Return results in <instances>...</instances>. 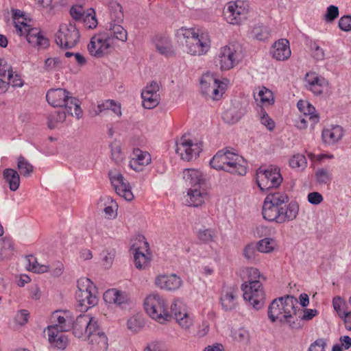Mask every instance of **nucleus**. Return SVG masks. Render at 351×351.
<instances>
[{
  "mask_svg": "<svg viewBox=\"0 0 351 351\" xmlns=\"http://www.w3.org/2000/svg\"><path fill=\"white\" fill-rule=\"evenodd\" d=\"M289 202V197L285 192L269 193L265 198L262 215L270 222L285 223L295 219L299 212V206L295 202Z\"/></svg>",
  "mask_w": 351,
  "mask_h": 351,
  "instance_id": "f257e3e1",
  "label": "nucleus"
},
{
  "mask_svg": "<svg viewBox=\"0 0 351 351\" xmlns=\"http://www.w3.org/2000/svg\"><path fill=\"white\" fill-rule=\"evenodd\" d=\"M74 335L89 341L94 351H107L108 338L99 328L97 319L89 315H80L77 317Z\"/></svg>",
  "mask_w": 351,
  "mask_h": 351,
  "instance_id": "f03ea898",
  "label": "nucleus"
},
{
  "mask_svg": "<svg viewBox=\"0 0 351 351\" xmlns=\"http://www.w3.org/2000/svg\"><path fill=\"white\" fill-rule=\"evenodd\" d=\"M176 36L187 53L191 56H204L210 50V34L202 28L182 27L177 30Z\"/></svg>",
  "mask_w": 351,
  "mask_h": 351,
  "instance_id": "7ed1b4c3",
  "label": "nucleus"
},
{
  "mask_svg": "<svg viewBox=\"0 0 351 351\" xmlns=\"http://www.w3.org/2000/svg\"><path fill=\"white\" fill-rule=\"evenodd\" d=\"M300 311L298 302L293 296L287 295L275 299L268 308V317L271 322L279 321L287 324L290 328L298 330L302 328L298 318L294 319L297 311Z\"/></svg>",
  "mask_w": 351,
  "mask_h": 351,
  "instance_id": "20e7f679",
  "label": "nucleus"
},
{
  "mask_svg": "<svg viewBox=\"0 0 351 351\" xmlns=\"http://www.w3.org/2000/svg\"><path fill=\"white\" fill-rule=\"evenodd\" d=\"M245 273L247 280L241 285L243 298L255 309H261L264 306L265 299L262 281L266 278L255 267L246 268Z\"/></svg>",
  "mask_w": 351,
  "mask_h": 351,
  "instance_id": "39448f33",
  "label": "nucleus"
},
{
  "mask_svg": "<svg viewBox=\"0 0 351 351\" xmlns=\"http://www.w3.org/2000/svg\"><path fill=\"white\" fill-rule=\"evenodd\" d=\"M210 166L217 170L244 176L247 173V163L243 157L229 150H219L210 161Z\"/></svg>",
  "mask_w": 351,
  "mask_h": 351,
  "instance_id": "423d86ee",
  "label": "nucleus"
},
{
  "mask_svg": "<svg viewBox=\"0 0 351 351\" xmlns=\"http://www.w3.org/2000/svg\"><path fill=\"white\" fill-rule=\"evenodd\" d=\"M46 99L51 106L64 107L67 114L78 119L82 117L83 112L80 101L73 97L66 89L60 88L49 89L46 94Z\"/></svg>",
  "mask_w": 351,
  "mask_h": 351,
  "instance_id": "0eeeda50",
  "label": "nucleus"
},
{
  "mask_svg": "<svg viewBox=\"0 0 351 351\" xmlns=\"http://www.w3.org/2000/svg\"><path fill=\"white\" fill-rule=\"evenodd\" d=\"M13 21L16 33L25 36L28 43L34 47L45 49L49 45L48 38L37 28H31L26 23V19L19 10L13 14Z\"/></svg>",
  "mask_w": 351,
  "mask_h": 351,
  "instance_id": "6e6552de",
  "label": "nucleus"
},
{
  "mask_svg": "<svg viewBox=\"0 0 351 351\" xmlns=\"http://www.w3.org/2000/svg\"><path fill=\"white\" fill-rule=\"evenodd\" d=\"M144 306L147 315L159 324H165L172 318L167 300L158 293L149 295L145 300Z\"/></svg>",
  "mask_w": 351,
  "mask_h": 351,
  "instance_id": "1a4fd4ad",
  "label": "nucleus"
},
{
  "mask_svg": "<svg viewBox=\"0 0 351 351\" xmlns=\"http://www.w3.org/2000/svg\"><path fill=\"white\" fill-rule=\"evenodd\" d=\"M77 283V290L75 297L79 310L85 312L97 304L99 301L97 289L88 278H80Z\"/></svg>",
  "mask_w": 351,
  "mask_h": 351,
  "instance_id": "9d476101",
  "label": "nucleus"
},
{
  "mask_svg": "<svg viewBox=\"0 0 351 351\" xmlns=\"http://www.w3.org/2000/svg\"><path fill=\"white\" fill-rule=\"evenodd\" d=\"M202 151V144L184 134L176 141V152L185 161L196 159Z\"/></svg>",
  "mask_w": 351,
  "mask_h": 351,
  "instance_id": "9b49d317",
  "label": "nucleus"
},
{
  "mask_svg": "<svg viewBox=\"0 0 351 351\" xmlns=\"http://www.w3.org/2000/svg\"><path fill=\"white\" fill-rule=\"evenodd\" d=\"M228 80H218L215 76L206 73L202 75L200 80V89L202 93L213 100H219L225 93Z\"/></svg>",
  "mask_w": 351,
  "mask_h": 351,
  "instance_id": "f8f14e48",
  "label": "nucleus"
},
{
  "mask_svg": "<svg viewBox=\"0 0 351 351\" xmlns=\"http://www.w3.org/2000/svg\"><path fill=\"white\" fill-rule=\"evenodd\" d=\"M80 38V32L75 24L69 21L60 24L56 34V43L62 49H71L78 43Z\"/></svg>",
  "mask_w": 351,
  "mask_h": 351,
  "instance_id": "ddd939ff",
  "label": "nucleus"
},
{
  "mask_svg": "<svg viewBox=\"0 0 351 351\" xmlns=\"http://www.w3.org/2000/svg\"><path fill=\"white\" fill-rule=\"evenodd\" d=\"M256 182L261 191L278 187L282 182L280 169L276 167L259 168L256 172Z\"/></svg>",
  "mask_w": 351,
  "mask_h": 351,
  "instance_id": "4468645a",
  "label": "nucleus"
},
{
  "mask_svg": "<svg viewBox=\"0 0 351 351\" xmlns=\"http://www.w3.org/2000/svg\"><path fill=\"white\" fill-rule=\"evenodd\" d=\"M297 106L301 114L295 121V125L300 130L307 128L308 123L313 130L315 125L319 121V115L315 108L308 101L300 100Z\"/></svg>",
  "mask_w": 351,
  "mask_h": 351,
  "instance_id": "2eb2a0df",
  "label": "nucleus"
},
{
  "mask_svg": "<svg viewBox=\"0 0 351 351\" xmlns=\"http://www.w3.org/2000/svg\"><path fill=\"white\" fill-rule=\"evenodd\" d=\"M114 45L103 30L95 34L88 45L89 53L96 58H102L109 54Z\"/></svg>",
  "mask_w": 351,
  "mask_h": 351,
  "instance_id": "dca6fc26",
  "label": "nucleus"
},
{
  "mask_svg": "<svg viewBox=\"0 0 351 351\" xmlns=\"http://www.w3.org/2000/svg\"><path fill=\"white\" fill-rule=\"evenodd\" d=\"M248 4L242 1L228 2L223 10L225 20L230 24L239 25L246 19Z\"/></svg>",
  "mask_w": 351,
  "mask_h": 351,
  "instance_id": "f3484780",
  "label": "nucleus"
},
{
  "mask_svg": "<svg viewBox=\"0 0 351 351\" xmlns=\"http://www.w3.org/2000/svg\"><path fill=\"white\" fill-rule=\"evenodd\" d=\"M216 62L221 71H228L239 62V54L232 43L220 47L216 56Z\"/></svg>",
  "mask_w": 351,
  "mask_h": 351,
  "instance_id": "a211bd4d",
  "label": "nucleus"
},
{
  "mask_svg": "<svg viewBox=\"0 0 351 351\" xmlns=\"http://www.w3.org/2000/svg\"><path fill=\"white\" fill-rule=\"evenodd\" d=\"M171 314L178 322V325L183 329H189L194 323V316L189 311L186 304L180 299H174L171 304Z\"/></svg>",
  "mask_w": 351,
  "mask_h": 351,
  "instance_id": "6ab92c4d",
  "label": "nucleus"
},
{
  "mask_svg": "<svg viewBox=\"0 0 351 351\" xmlns=\"http://www.w3.org/2000/svg\"><path fill=\"white\" fill-rule=\"evenodd\" d=\"M23 83L21 75L13 72L10 66L2 64V60H0V94L5 93L10 85L14 88H21Z\"/></svg>",
  "mask_w": 351,
  "mask_h": 351,
  "instance_id": "aec40b11",
  "label": "nucleus"
},
{
  "mask_svg": "<svg viewBox=\"0 0 351 351\" xmlns=\"http://www.w3.org/2000/svg\"><path fill=\"white\" fill-rule=\"evenodd\" d=\"M108 176L117 195L127 201H132L134 199L130 183L118 170H110Z\"/></svg>",
  "mask_w": 351,
  "mask_h": 351,
  "instance_id": "412c9836",
  "label": "nucleus"
},
{
  "mask_svg": "<svg viewBox=\"0 0 351 351\" xmlns=\"http://www.w3.org/2000/svg\"><path fill=\"white\" fill-rule=\"evenodd\" d=\"M182 278L173 273H162L155 277L154 284L161 290L176 291L183 286Z\"/></svg>",
  "mask_w": 351,
  "mask_h": 351,
  "instance_id": "4be33fe9",
  "label": "nucleus"
},
{
  "mask_svg": "<svg viewBox=\"0 0 351 351\" xmlns=\"http://www.w3.org/2000/svg\"><path fill=\"white\" fill-rule=\"evenodd\" d=\"M51 322L53 324L51 326H56L59 330L69 331L73 328L74 330L77 318L75 319L69 311H55L51 314Z\"/></svg>",
  "mask_w": 351,
  "mask_h": 351,
  "instance_id": "5701e85b",
  "label": "nucleus"
},
{
  "mask_svg": "<svg viewBox=\"0 0 351 351\" xmlns=\"http://www.w3.org/2000/svg\"><path fill=\"white\" fill-rule=\"evenodd\" d=\"M141 245L136 246L132 245L131 251L134 254V263L135 267L138 269H145L147 268L151 261V255L149 252V244L144 240H140Z\"/></svg>",
  "mask_w": 351,
  "mask_h": 351,
  "instance_id": "b1692460",
  "label": "nucleus"
},
{
  "mask_svg": "<svg viewBox=\"0 0 351 351\" xmlns=\"http://www.w3.org/2000/svg\"><path fill=\"white\" fill-rule=\"evenodd\" d=\"M159 84L156 82L148 84L141 93L142 105L146 109H152L160 103Z\"/></svg>",
  "mask_w": 351,
  "mask_h": 351,
  "instance_id": "393cba45",
  "label": "nucleus"
},
{
  "mask_svg": "<svg viewBox=\"0 0 351 351\" xmlns=\"http://www.w3.org/2000/svg\"><path fill=\"white\" fill-rule=\"evenodd\" d=\"M122 22L109 21L103 31L109 36L112 43L115 45L117 43H125L128 40V32L121 25Z\"/></svg>",
  "mask_w": 351,
  "mask_h": 351,
  "instance_id": "a878e982",
  "label": "nucleus"
},
{
  "mask_svg": "<svg viewBox=\"0 0 351 351\" xmlns=\"http://www.w3.org/2000/svg\"><path fill=\"white\" fill-rule=\"evenodd\" d=\"M151 162L152 156L148 152L135 148L130 160L129 167L131 169L139 172Z\"/></svg>",
  "mask_w": 351,
  "mask_h": 351,
  "instance_id": "bb28decb",
  "label": "nucleus"
},
{
  "mask_svg": "<svg viewBox=\"0 0 351 351\" xmlns=\"http://www.w3.org/2000/svg\"><path fill=\"white\" fill-rule=\"evenodd\" d=\"M305 81L307 88L316 95L322 94L329 86L328 80L315 72L308 73L306 75Z\"/></svg>",
  "mask_w": 351,
  "mask_h": 351,
  "instance_id": "cd10ccee",
  "label": "nucleus"
},
{
  "mask_svg": "<svg viewBox=\"0 0 351 351\" xmlns=\"http://www.w3.org/2000/svg\"><path fill=\"white\" fill-rule=\"evenodd\" d=\"M104 300L106 303L113 304L121 308H125L130 303L128 294L116 289H110L104 293Z\"/></svg>",
  "mask_w": 351,
  "mask_h": 351,
  "instance_id": "c85d7f7f",
  "label": "nucleus"
},
{
  "mask_svg": "<svg viewBox=\"0 0 351 351\" xmlns=\"http://www.w3.org/2000/svg\"><path fill=\"white\" fill-rule=\"evenodd\" d=\"M64 332L56 326H48L47 332L50 344L58 349H65L69 343V338Z\"/></svg>",
  "mask_w": 351,
  "mask_h": 351,
  "instance_id": "c756f323",
  "label": "nucleus"
},
{
  "mask_svg": "<svg viewBox=\"0 0 351 351\" xmlns=\"http://www.w3.org/2000/svg\"><path fill=\"white\" fill-rule=\"evenodd\" d=\"M271 53L273 58L278 61L287 60L291 55L289 41L286 38L276 41L271 47Z\"/></svg>",
  "mask_w": 351,
  "mask_h": 351,
  "instance_id": "7c9ffc66",
  "label": "nucleus"
},
{
  "mask_svg": "<svg viewBox=\"0 0 351 351\" xmlns=\"http://www.w3.org/2000/svg\"><path fill=\"white\" fill-rule=\"evenodd\" d=\"M343 134L344 131L341 126L331 125L322 130V141L326 145H333L342 138Z\"/></svg>",
  "mask_w": 351,
  "mask_h": 351,
  "instance_id": "2f4dec72",
  "label": "nucleus"
},
{
  "mask_svg": "<svg viewBox=\"0 0 351 351\" xmlns=\"http://www.w3.org/2000/svg\"><path fill=\"white\" fill-rule=\"evenodd\" d=\"M208 194L202 186L192 187L187 191L186 204L193 207L201 206L208 198Z\"/></svg>",
  "mask_w": 351,
  "mask_h": 351,
  "instance_id": "473e14b6",
  "label": "nucleus"
},
{
  "mask_svg": "<svg viewBox=\"0 0 351 351\" xmlns=\"http://www.w3.org/2000/svg\"><path fill=\"white\" fill-rule=\"evenodd\" d=\"M182 177L185 183L192 187L202 186L205 183V175L199 169H185L182 171Z\"/></svg>",
  "mask_w": 351,
  "mask_h": 351,
  "instance_id": "72a5a7b5",
  "label": "nucleus"
},
{
  "mask_svg": "<svg viewBox=\"0 0 351 351\" xmlns=\"http://www.w3.org/2000/svg\"><path fill=\"white\" fill-rule=\"evenodd\" d=\"M254 97L259 109L271 106L274 104L273 93L265 86L259 87L254 92Z\"/></svg>",
  "mask_w": 351,
  "mask_h": 351,
  "instance_id": "f704fd0d",
  "label": "nucleus"
},
{
  "mask_svg": "<svg viewBox=\"0 0 351 351\" xmlns=\"http://www.w3.org/2000/svg\"><path fill=\"white\" fill-rule=\"evenodd\" d=\"M237 291L232 288L223 291L221 296L222 308L228 311L234 309L237 304Z\"/></svg>",
  "mask_w": 351,
  "mask_h": 351,
  "instance_id": "c9c22d12",
  "label": "nucleus"
},
{
  "mask_svg": "<svg viewBox=\"0 0 351 351\" xmlns=\"http://www.w3.org/2000/svg\"><path fill=\"white\" fill-rule=\"evenodd\" d=\"M100 203L104 206V211L108 219H114L117 215L118 204L110 196H104L100 198Z\"/></svg>",
  "mask_w": 351,
  "mask_h": 351,
  "instance_id": "e433bc0d",
  "label": "nucleus"
},
{
  "mask_svg": "<svg viewBox=\"0 0 351 351\" xmlns=\"http://www.w3.org/2000/svg\"><path fill=\"white\" fill-rule=\"evenodd\" d=\"M3 177L9 184V188L12 191H16L19 189L20 186V176L16 170L10 168L4 169Z\"/></svg>",
  "mask_w": 351,
  "mask_h": 351,
  "instance_id": "4c0bfd02",
  "label": "nucleus"
},
{
  "mask_svg": "<svg viewBox=\"0 0 351 351\" xmlns=\"http://www.w3.org/2000/svg\"><path fill=\"white\" fill-rule=\"evenodd\" d=\"M154 43L157 51L162 55L169 56L173 53V46L168 38L156 36Z\"/></svg>",
  "mask_w": 351,
  "mask_h": 351,
  "instance_id": "58836bf2",
  "label": "nucleus"
},
{
  "mask_svg": "<svg viewBox=\"0 0 351 351\" xmlns=\"http://www.w3.org/2000/svg\"><path fill=\"white\" fill-rule=\"evenodd\" d=\"M197 237L198 239L205 244L215 243L217 240L218 234L215 229L204 228L197 231Z\"/></svg>",
  "mask_w": 351,
  "mask_h": 351,
  "instance_id": "ea45409f",
  "label": "nucleus"
},
{
  "mask_svg": "<svg viewBox=\"0 0 351 351\" xmlns=\"http://www.w3.org/2000/svg\"><path fill=\"white\" fill-rule=\"evenodd\" d=\"M25 261L27 269L34 273L43 274L47 272L49 269L48 265L38 263L37 259L32 255L27 256Z\"/></svg>",
  "mask_w": 351,
  "mask_h": 351,
  "instance_id": "a19ab883",
  "label": "nucleus"
},
{
  "mask_svg": "<svg viewBox=\"0 0 351 351\" xmlns=\"http://www.w3.org/2000/svg\"><path fill=\"white\" fill-rule=\"evenodd\" d=\"M110 12V21L123 22V12L121 5L115 1H110L108 5Z\"/></svg>",
  "mask_w": 351,
  "mask_h": 351,
  "instance_id": "79ce46f5",
  "label": "nucleus"
},
{
  "mask_svg": "<svg viewBox=\"0 0 351 351\" xmlns=\"http://www.w3.org/2000/svg\"><path fill=\"white\" fill-rule=\"evenodd\" d=\"M66 110H62L52 112L48 117V127L53 129L62 123L66 119Z\"/></svg>",
  "mask_w": 351,
  "mask_h": 351,
  "instance_id": "37998d69",
  "label": "nucleus"
},
{
  "mask_svg": "<svg viewBox=\"0 0 351 351\" xmlns=\"http://www.w3.org/2000/svg\"><path fill=\"white\" fill-rule=\"evenodd\" d=\"M316 182L319 185H330L332 179V173L330 171L320 168L318 169L315 173Z\"/></svg>",
  "mask_w": 351,
  "mask_h": 351,
  "instance_id": "c03bdc74",
  "label": "nucleus"
},
{
  "mask_svg": "<svg viewBox=\"0 0 351 351\" xmlns=\"http://www.w3.org/2000/svg\"><path fill=\"white\" fill-rule=\"evenodd\" d=\"M276 245V241L274 239L265 238L256 243V249L261 253H270L274 251Z\"/></svg>",
  "mask_w": 351,
  "mask_h": 351,
  "instance_id": "a18cd8bd",
  "label": "nucleus"
},
{
  "mask_svg": "<svg viewBox=\"0 0 351 351\" xmlns=\"http://www.w3.org/2000/svg\"><path fill=\"white\" fill-rule=\"evenodd\" d=\"M111 149V158L115 162L117 165L122 164L125 159V155L122 152L121 147L119 143L113 142L110 145Z\"/></svg>",
  "mask_w": 351,
  "mask_h": 351,
  "instance_id": "49530a36",
  "label": "nucleus"
},
{
  "mask_svg": "<svg viewBox=\"0 0 351 351\" xmlns=\"http://www.w3.org/2000/svg\"><path fill=\"white\" fill-rule=\"evenodd\" d=\"M17 167L20 173L25 177L30 176L34 170L33 165L22 156L18 158Z\"/></svg>",
  "mask_w": 351,
  "mask_h": 351,
  "instance_id": "de8ad7c7",
  "label": "nucleus"
},
{
  "mask_svg": "<svg viewBox=\"0 0 351 351\" xmlns=\"http://www.w3.org/2000/svg\"><path fill=\"white\" fill-rule=\"evenodd\" d=\"M289 166L293 169H304L307 166V160L304 155L297 154L289 160Z\"/></svg>",
  "mask_w": 351,
  "mask_h": 351,
  "instance_id": "09e8293b",
  "label": "nucleus"
},
{
  "mask_svg": "<svg viewBox=\"0 0 351 351\" xmlns=\"http://www.w3.org/2000/svg\"><path fill=\"white\" fill-rule=\"evenodd\" d=\"M258 117L261 124L263 125L269 131L274 130L276 123L264 108L258 110Z\"/></svg>",
  "mask_w": 351,
  "mask_h": 351,
  "instance_id": "8fccbe9b",
  "label": "nucleus"
},
{
  "mask_svg": "<svg viewBox=\"0 0 351 351\" xmlns=\"http://www.w3.org/2000/svg\"><path fill=\"white\" fill-rule=\"evenodd\" d=\"M84 25L87 29H95L98 25L96 14L93 8H90L82 18Z\"/></svg>",
  "mask_w": 351,
  "mask_h": 351,
  "instance_id": "3c124183",
  "label": "nucleus"
},
{
  "mask_svg": "<svg viewBox=\"0 0 351 351\" xmlns=\"http://www.w3.org/2000/svg\"><path fill=\"white\" fill-rule=\"evenodd\" d=\"M252 36L258 40L264 41L269 38L270 32L264 25H256L252 30Z\"/></svg>",
  "mask_w": 351,
  "mask_h": 351,
  "instance_id": "603ef678",
  "label": "nucleus"
},
{
  "mask_svg": "<svg viewBox=\"0 0 351 351\" xmlns=\"http://www.w3.org/2000/svg\"><path fill=\"white\" fill-rule=\"evenodd\" d=\"M312 53L313 57L317 60H322L325 57L324 50L318 45V43L311 40L307 43Z\"/></svg>",
  "mask_w": 351,
  "mask_h": 351,
  "instance_id": "864d4df0",
  "label": "nucleus"
},
{
  "mask_svg": "<svg viewBox=\"0 0 351 351\" xmlns=\"http://www.w3.org/2000/svg\"><path fill=\"white\" fill-rule=\"evenodd\" d=\"M346 306V302L341 297L337 296L332 299V306L340 318L347 313Z\"/></svg>",
  "mask_w": 351,
  "mask_h": 351,
  "instance_id": "5fc2aeb1",
  "label": "nucleus"
},
{
  "mask_svg": "<svg viewBox=\"0 0 351 351\" xmlns=\"http://www.w3.org/2000/svg\"><path fill=\"white\" fill-rule=\"evenodd\" d=\"M115 252L113 250L103 251L101 254L103 265L106 268H109L112 264Z\"/></svg>",
  "mask_w": 351,
  "mask_h": 351,
  "instance_id": "6e6d98bb",
  "label": "nucleus"
},
{
  "mask_svg": "<svg viewBox=\"0 0 351 351\" xmlns=\"http://www.w3.org/2000/svg\"><path fill=\"white\" fill-rule=\"evenodd\" d=\"M127 325L130 330L137 332L143 327V322L137 317H132L128 320Z\"/></svg>",
  "mask_w": 351,
  "mask_h": 351,
  "instance_id": "4d7b16f0",
  "label": "nucleus"
},
{
  "mask_svg": "<svg viewBox=\"0 0 351 351\" xmlns=\"http://www.w3.org/2000/svg\"><path fill=\"white\" fill-rule=\"evenodd\" d=\"M257 249L253 243L247 244L243 249L244 257L250 261H254L256 258Z\"/></svg>",
  "mask_w": 351,
  "mask_h": 351,
  "instance_id": "13d9d810",
  "label": "nucleus"
},
{
  "mask_svg": "<svg viewBox=\"0 0 351 351\" xmlns=\"http://www.w3.org/2000/svg\"><path fill=\"white\" fill-rule=\"evenodd\" d=\"M233 337L239 342L247 343L250 340V334L246 329L241 328L234 332Z\"/></svg>",
  "mask_w": 351,
  "mask_h": 351,
  "instance_id": "bf43d9fd",
  "label": "nucleus"
},
{
  "mask_svg": "<svg viewBox=\"0 0 351 351\" xmlns=\"http://www.w3.org/2000/svg\"><path fill=\"white\" fill-rule=\"evenodd\" d=\"M339 8L335 5H330L327 8L324 19L327 22L334 21L339 16Z\"/></svg>",
  "mask_w": 351,
  "mask_h": 351,
  "instance_id": "052dcab7",
  "label": "nucleus"
},
{
  "mask_svg": "<svg viewBox=\"0 0 351 351\" xmlns=\"http://www.w3.org/2000/svg\"><path fill=\"white\" fill-rule=\"evenodd\" d=\"M339 27L344 32L351 31V16L345 15L340 18L338 23Z\"/></svg>",
  "mask_w": 351,
  "mask_h": 351,
  "instance_id": "680f3d73",
  "label": "nucleus"
},
{
  "mask_svg": "<svg viewBox=\"0 0 351 351\" xmlns=\"http://www.w3.org/2000/svg\"><path fill=\"white\" fill-rule=\"evenodd\" d=\"M235 112V110L234 109H229L228 110H226L223 114V119L227 122V123H234L236 122H237L240 118H241V116L240 115H234Z\"/></svg>",
  "mask_w": 351,
  "mask_h": 351,
  "instance_id": "e2e57ef3",
  "label": "nucleus"
},
{
  "mask_svg": "<svg viewBox=\"0 0 351 351\" xmlns=\"http://www.w3.org/2000/svg\"><path fill=\"white\" fill-rule=\"evenodd\" d=\"M326 346V343L324 339H318L311 344L308 351H325Z\"/></svg>",
  "mask_w": 351,
  "mask_h": 351,
  "instance_id": "0e129e2a",
  "label": "nucleus"
},
{
  "mask_svg": "<svg viewBox=\"0 0 351 351\" xmlns=\"http://www.w3.org/2000/svg\"><path fill=\"white\" fill-rule=\"evenodd\" d=\"M70 13L71 16L75 20H81L86 13L84 12L83 8L81 6H73L71 8Z\"/></svg>",
  "mask_w": 351,
  "mask_h": 351,
  "instance_id": "69168bd1",
  "label": "nucleus"
},
{
  "mask_svg": "<svg viewBox=\"0 0 351 351\" xmlns=\"http://www.w3.org/2000/svg\"><path fill=\"white\" fill-rule=\"evenodd\" d=\"M60 60L58 58H49L45 61V69L47 71H53L59 66Z\"/></svg>",
  "mask_w": 351,
  "mask_h": 351,
  "instance_id": "338daca9",
  "label": "nucleus"
},
{
  "mask_svg": "<svg viewBox=\"0 0 351 351\" xmlns=\"http://www.w3.org/2000/svg\"><path fill=\"white\" fill-rule=\"evenodd\" d=\"M29 313L26 310H21L16 315V322L20 325H24L28 321Z\"/></svg>",
  "mask_w": 351,
  "mask_h": 351,
  "instance_id": "774afa93",
  "label": "nucleus"
}]
</instances>
